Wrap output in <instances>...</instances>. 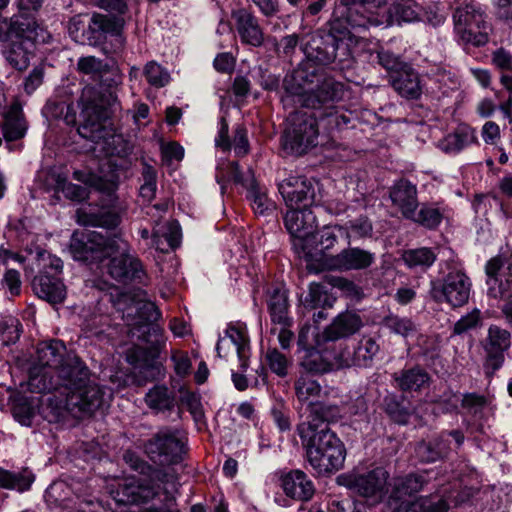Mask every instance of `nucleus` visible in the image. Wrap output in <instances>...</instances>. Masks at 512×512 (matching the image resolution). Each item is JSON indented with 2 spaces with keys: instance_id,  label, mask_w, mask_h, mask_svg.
Masks as SVG:
<instances>
[{
  "instance_id": "1",
  "label": "nucleus",
  "mask_w": 512,
  "mask_h": 512,
  "mask_svg": "<svg viewBox=\"0 0 512 512\" xmlns=\"http://www.w3.org/2000/svg\"><path fill=\"white\" fill-rule=\"evenodd\" d=\"M73 258L89 265H99L105 259L108 274L116 281L127 284L142 283L146 272L131 246L119 235L106 237L96 231H75L70 241Z\"/></svg>"
},
{
  "instance_id": "2",
  "label": "nucleus",
  "mask_w": 512,
  "mask_h": 512,
  "mask_svg": "<svg viewBox=\"0 0 512 512\" xmlns=\"http://www.w3.org/2000/svg\"><path fill=\"white\" fill-rule=\"evenodd\" d=\"M79 105L81 123L78 133L81 137L95 143L103 142L111 155L127 157L133 151V144L123 135L115 134L108 123L110 115L116 110L117 97L113 93L107 96L93 88H85Z\"/></svg>"
},
{
  "instance_id": "3",
  "label": "nucleus",
  "mask_w": 512,
  "mask_h": 512,
  "mask_svg": "<svg viewBox=\"0 0 512 512\" xmlns=\"http://www.w3.org/2000/svg\"><path fill=\"white\" fill-rule=\"evenodd\" d=\"M55 391L64 397L63 408L75 417L92 415L107 404L111 393L90 378V371L79 357H72L60 370V383Z\"/></svg>"
},
{
  "instance_id": "4",
  "label": "nucleus",
  "mask_w": 512,
  "mask_h": 512,
  "mask_svg": "<svg viewBox=\"0 0 512 512\" xmlns=\"http://www.w3.org/2000/svg\"><path fill=\"white\" fill-rule=\"evenodd\" d=\"M288 93L298 96L303 106L316 108L321 104L338 102L344 97V85L319 73L310 65L296 68L284 79Z\"/></svg>"
},
{
  "instance_id": "5",
  "label": "nucleus",
  "mask_w": 512,
  "mask_h": 512,
  "mask_svg": "<svg viewBox=\"0 0 512 512\" xmlns=\"http://www.w3.org/2000/svg\"><path fill=\"white\" fill-rule=\"evenodd\" d=\"M308 427L298 429V435L306 449L307 460L320 476L337 472L344 466L346 450L342 441L328 427L309 432Z\"/></svg>"
},
{
  "instance_id": "6",
  "label": "nucleus",
  "mask_w": 512,
  "mask_h": 512,
  "mask_svg": "<svg viewBox=\"0 0 512 512\" xmlns=\"http://www.w3.org/2000/svg\"><path fill=\"white\" fill-rule=\"evenodd\" d=\"M340 6L346 9L338 16L337 8L330 21V33L334 36L345 35L348 27L367 29L377 26L393 25L391 13H384L387 0H339Z\"/></svg>"
},
{
  "instance_id": "7",
  "label": "nucleus",
  "mask_w": 512,
  "mask_h": 512,
  "mask_svg": "<svg viewBox=\"0 0 512 512\" xmlns=\"http://www.w3.org/2000/svg\"><path fill=\"white\" fill-rule=\"evenodd\" d=\"M77 357L67 352L60 340L42 343L37 348L38 364L30 371L29 386L32 391L43 393L57 389L60 383V370L68 366L70 358Z\"/></svg>"
},
{
  "instance_id": "8",
  "label": "nucleus",
  "mask_w": 512,
  "mask_h": 512,
  "mask_svg": "<svg viewBox=\"0 0 512 512\" xmlns=\"http://www.w3.org/2000/svg\"><path fill=\"white\" fill-rule=\"evenodd\" d=\"M319 127L316 117L307 112L298 111L288 118V127L283 135L284 148L301 155L317 145Z\"/></svg>"
},
{
  "instance_id": "9",
  "label": "nucleus",
  "mask_w": 512,
  "mask_h": 512,
  "mask_svg": "<svg viewBox=\"0 0 512 512\" xmlns=\"http://www.w3.org/2000/svg\"><path fill=\"white\" fill-rule=\"evenodd\" d=\"M388 478V472L378 467L365 473L341 474L337 477V483L373 503H378L388 492Z\"/></svg>"
},
{
  "instance_id": "10",
  "label": "nucleus",
  "mask_w": 512,
  "mask_h": 512,
  "mask_svg": "<svg viewBox=\"0 0 512 512\" xmlns=\"http://www.w3.org/2000/svg\"><path fill=\"white\" fill-rule=\"evenodd\" d=\"M430 296L438 303H447L452 307L465 305L470 296L472 282L462 269L449 271L442 280L430 283Z\"/></svg>"
},
{
  "instance_id": "11",
  "label": "nucleus",
  "mask_w": 512,
  "mask_h": 512,
  "mask_svg": "<svg viewBox=\"0 0 512 512\" xmlns=\"http://www.w3.org/2000/svg\"><path fill=\"white\" fill-rule=\"evenodd\" d=\"M284 223L293 238L294 248L305 256H312L317 222L311 208L289 209L284 217Z\"/></svg>"
},
{
  "instance_id": "12",
  "label": "nucleus",
  "mask_w": 512,
  "mask_h": 512,
  "mask_svg": "<svg viewBox=\"0 0 512 512\" xmlns=\"http://www.w3.org/2000/svg\"><path fill=\"white\" fill-rule=\"evenodd\" d=\"M145 453L151 461L159 465L179 462L184 454V440L176 429H160L145 443Z\"/></svg>"
},
{
  "instance_id": "13",
  "label": "nucleus",
  "mask_w": 512,
  "mask_h": 512,
  "mask_svg": "<svg viewBox=\"0 0 512 512\" xmlns=\"http://www.w3.org/2000/svg\"><path fill=\"white\" fill-rule=\"evenodd\" d=\"M512 345V334L509 330L491 324L486 336L481 341V346L485 352L484 367L487 373L493 374L499 370L505 361V353L509 351Z\"/></svg>"
},
{
  "instance_id": "14",
  "label": "nucleus",
  "mask_w": 512,
  "mask_h": 512,
  "mask_svg": "<svg viewBox=\"0 0 512 512\" xmlns=\"http://www.w3.org/2000/svg\"><path fill=\"white\" fill-rule=\"evenodd\" d=\"M464 435L459 430L443 432L430 441H422L416 447L420 461L432 463L447 457L451 451L458 449L464 442Z\"/></svg>"
},
{
  "instance_id": "15",
  "label": "nucleus",
  "mask_w": 512,
  "mask_h": 512,
  "mask_svg": "<svg viewBox=\"0 0 512 512\" xmlns=\"http://www.w3.org/2000/svg\"><path fill=\"white\" fill-rule=\"evenodd\" d=\"M227 177L235 183L241 184L248 189V195L252 209L258 215H267L275 209L274 202L268 198L265 191L261 190L255 183L254 175L251 170L247 177H244L240 171L237 162H229L226 166Z\"/></svg>"
},
{
  "instance_id": "16",
  "label": "nucleus",
  "mask_w": 512,
  "mask_h": 512,
  "mask_svg": "<svg viewBox=\"0 0 512 512\" xmlns=\"http://www.w3.org/2000/svg\"><path fill=\"white\" fill-rule=\"evenodd\" d=\"M110 493L117 503L129 505L147 503L158 496L159 490L147 484L146 478L138 480L135 477H126Z\"/></svg>"
},
{
  "instance_id": "17",
  "label": "nucleus",
  "mask_w": 512,
  "mask_h": 512,
  "mask_svg": "<svg viewBox=\"0 0 512 512\" xmlns=\"http://www.w3.org/2000/svg\"><path fill=\"white\" fill-rule=\"evenodd\" d=\"M286 206L289 209L310 208L315 195L313 183L304 176H289L278 184Z\"/></svg>"
},
{
  "instance_id": "18",
  "label": "nucleus",
  "mask_w": 512,
  "mask_h": 512,
  "mask_svg": "<svg viewBox=\"0 0 512 512\" xmlns=\"http://www.w3.org/2000/svg\"><path fill=\"white\" fill-rule=\"evenodd\" d=\"M319 335L314 336V348H309L300 358L299 372H307L310 375H322L333 370V364L328 356L330 344L318 345Z\"/></svg>"
},
{
  "instance_id": "19",
  "label": "nucleus",
  "mask_w": 512,
  "mask_h": 512,
  "mask_svg": "<svg viewBox=\"0 0 512 512\" xmlns=\"http://www.w3.org/2000/svg\"><path fill=\"white\" fill-rule=\"evenodd\" d=\"M362 325L361 319L354 313L339 314L322 333H318V345L330 344L356 333Z\"/></svg>"
},
{
  "instance_id": "20",
  "label": "nucleus",
  "mask_w": 512,
  "mask_h": 512,
  "mask_svg": "<svg viewBox=\"0 0 512 512\" xmlns=\"http://www.w3.org/2000/svg\"><path fill=\"white\" fill-rule=\"evenodd\" d=\"M375 261V254L352 247L343 249L340 253L329 259V267L340 271L363 270L370 267Z\"/></svg>"
},
{
  "instance_id": "21",
  "label": "nucleus",
  "mask_w": 512,
  "mask_h": 512,
  "mask_svg": "<svg viewBox=\"0 0 512 512\" xmlns=\"http://www.w3.org/2000/svg\"><path fill=\"white\" fill-rule=\"evenodd\" d=\"M236 30L243 43L255 47L262 45L264 34L255 15L246 8L235 9L231 12Z\"/></svg>"
},
{
  "instance_id": "22",
  "label": "nucleus",
  "mask_w": 512,
  "mask_h": 512,
  "mask_svg": "<svg viewBox=\"0 0 512 512\" xmlns=\"http://www.w3.org/2000/svg\"><path fill=\"white\" fill-rule=\"evenodd\" d=\"M125 21L122 17L94 13L89 28L94 33L109 34L114 37L112 52L119 54L125 47V37L122 34Z\"/></svg>"
},
{
  "instance_id": "23",
  "label": "nucleus",
  "mask_w": 512,
  "mask_h": 512,
  "mask_svg": "<svg viewBox=\"0 0 512 512\" xmlns=\"http://www.w3.org/2000/svg\"><path fill=\"white\" fill-rule=\"evenodd\" d=\"M227 338H220L217 345L216 351L219 357H223L222 354L224 345L231 343L237 353L240 367L245 370L248 367V360L250 356L249 338L247 329L244 325H231L226 330Z\"/></svg>"
},
{
  "instance_id": "24",
  "label": "nucleus",
  "mask_w": 512,
  "mask_h": 512,
  "mask_svg": "<svg viewBox=\"0 0 512 512\" xmlns=\"http://www.w3.org/2000/svg\"><path fill=\"white\" fill-rule=\"evenodd\" d=\"M306 419L301 422L298 429L308 427L309 432H318L327 427L326 422L336 421L340 417V409L334 404H325L319 400L307 407Z\"/></svg>"
},
{
  "instance_id": "25",
  "label": "nucleus",
  "mask_w": 512,
  "mask_h": 512,
  "mask_svg": "<svg viewBox=\"0 0 512 512\" xmlns=\"http://www.w3.org/2000/svg\"><path fill=\"white\" fill-rule=\"evenodd\" d=\"M390 199L404 218L413 216L419 207L417 187L408 180L401 179L390 188Z\"/></svg>"
},
{
  "instance_id": "26",
  "label": "nucleus",
  "mask_w": 512,
  "mask_h": 512,
  "mask_svg": "<svg viewBox=\"0 0 512 512\" xmlns=\"http://www.w3.org/2000/svg\"><path fill=\"white\" fill-rule=\"evenodd\" d=\"M32 288L39 298L51 304L61 303L66 297V289L62 281L55 275H49L48 271L34 277Z\"/></svg>"
},
{
  "instance_id": "27",
  "label": "nucleus",
  "mask_w": 512,
  "mask_h": 512,
  "mask_svg": "<svg viewBox=\"0 0 512 512\" xmlns=\"http://www.w3.org/2000/svg\"><path fill=\"white\" fill-rule=\"evenodd\" d=\"M390 83L394 90L406 99H418L422 93L419 75L409 65L390 74Z\"/></svg>"
},
{
  "instance_id": "28",
  "label": "nucleus",
  "mask_w": 512,
  "mask_h": 512,
  "mask_svg": "<svg viewBox=\"0 0 512 512\" xmlns=\"http://www.w3.org/2000/svg\"><path fill=\"white\" fill-rule=\"evenodd\" d=\"M285 494L293 499L308 501L315 492L313 482L301 470H293L282 477Z\"/></svg>"
},
{
  "instance_id": "29",
  "label": "nucleus",
  "mask_w": 512,
  "mask_h": 512,
  "mask_svg": "<svg viewBox=\"0 0 512 512\" xmlns=\"http://www.w3.org/2000/svg\"><path fill=\"white\" fill-rule=\"evenodd\" d=\"M430 482L427 472L410 473L394 479L391 498L394 501H404L405 497H411L419 493Z\"/></svg>"
},
{
  "instance_id": "30",
  "label": "nucleus",
  "mask_w": 512,
  "mask_h": 512,
  "mask_svg": "<svg viewBox=\"0 0 512 512\" xmlns=\"http://www.w3.org/2000/svg\"><path fill=\"white\" fill-rule=\"evenodd\" d=\"M136 470H139L143 476H146L147 484L153 485L159 489L158 483L163 485V492L168 496L177 491V477L172 470H164L153 468L147 463L135 460L132 465Z\"/></svg>"
},
{
  "instance_id": "31",
  "label": "nucleus",
  "mask_w": 512,
  "mask_h": 512,
  "mask_svg": "<svg viewBox=\"0 0 512 512\" xmlns=\"http://www.w3.org/2000/svg\"><path fill=\"white\" fill-rule=\"evenodd\" d=\"M135 310L139 318L136 324L145 328V333H147L148 336L153 335L155 337V345L160 346L163 344L164 338L162 328L156 324H150L151 322L157 321L161 316L157 306L150 301L140 302L136 304Z\"/></svg>"
},
{
  "instance_id": "32",
  "label": "nucleus",
  "mask_w": 512,
  "mask_h": 512,
  "mask_svg": "<svg viewBox=\"0 0 512 512\" xmlns=\"http://www.w3.org/2000/svg\"><path fill=\"white\" fill-rule=\"evenodd\" d=\"M449 504L439 494L419 497L414 501H402L393 508V512H447Z\"/></svg>"
},
{
  "instance_id": "33",
  "label": "nucleus",
  "mask_w": 512,
  "mask_h": 512,
  "mask_svg": "<svg viewBox=\"0 0 512 512\" xmlns=\"http://www.w3.org/2000/svg\"><path fill=\"white\" fill-rule=\"evenodd\" d=\"M3 136L6 141H15L24 137L27 124L23 116L22 106L15 102L3 113Z\"/></svg>"
},
{
  "instance_id": "34",
  "label": "nucleus",
  "mask_w": 512,
  "mask_h": 512,
  "mask_svg": "<svg viewBox=\"0 0 512 512\" xmlns=\"http://www.w3.org/2000/svg\"><path fill=\"white\" fill-rule=\"evenodd\" d=\"M294 391L298 402L309 407L321 397L323 389L315 376L307 372H299L294 381Z\"/></svg>"
},
{
  "instance_id": "35",
  "label": "nucleus",
  "mask_w": 512,
  "mask_h": 512,
  "mask_svg": "<svg viewBox=\"0 0 512 512\" xmlns=\"http://www.w3.org/2000/svg\"><path fill=\"white\" fill-rule=\"evenodd\" d=\"M334 103L335 102L323 103L313 108L316 111L313 115L318 121V127L321 126L323 130L328 133L341 129L350 121L349 117L343 112H340Z\"/></svg>"
},
{
  "instance_id": "36",
  "label": "nucleus",
  "mask_w": 512,
  "mask_h": 512,
  "mask_svg": "<svg viewBox=\"0 0 512 512\" xmlns=\"http://www.w3.org/2000/svg\"><path fill=\"white\" fill-rule=\"evenodd\" d=\"M34 43L29 36L24 34V37L13 40L9 49L5 52L6 60L16 69L25 70L33 56L32 48Z\"/></svg>"
},
{
  "instance_id": "37",
  "label": "nucleus",
  "mask_w": 512,
  "mask_h": 512,
  "mask_svg": "<svg viewBox=\"0 0 512 512\" xmlns=\"http://www.w3.org/2000/svg\"><path fill=\"white\" fill-rule=\"evenodd\" d=\"M424 12L421 0H394L392 6L384 13H391L393 24L401 22H414L422 19Z\"/></svg>"
},
{
  "instance_id": "38",
  "label": "nucleus",
  "mask_w": 512,
  "mask_h": 512,
  "mask_svg": "<svg viewBox=\"0 0 512 512\" xmlns=\"http://www.w3.org/2000/svg\"><path fill=\"white\" fill-rule=\"evenodd\" d=\"M268 309L273 323L291 326L292 319L288 316V294L283 288L273 289L268 299Z\"/></svg>"
},
{
  "instance_id": "39",
  "label": "nucleus",
  "mask_w": 512,
  "mask_h": 512,
  "mask_svg": "<svg viewBox=\"0 0 512 512\" xmlns=\"http://www.w3.org/2000/svg\"><path fill=\"white\" fill-rule=\"evenodd\" d=\"M393 379L402 391H419L428 384L430 377L423 368L415 366L395 373Z\"/></svg>"
},
{
  "instance_id": "40",
  "label": "nucleus",
  "mask_w": 512,
  "mask_h": 512,
  "mask_svg": "<svg viewBox=\"0 0 512 512\" xmlns=\"http://www.w3.org/2000/svg\"><path fill=\"white\" fill-rule=\"evenodd\" d=\"M462 16L464 20L462 24L467 26H476V28H484L486 24V16L481 6L473 0H464L458 7H456L453 14L454 28H457L458 18Z\"/></svg>"
},
{
  "instance_id": "41",
  "label": "nucleus",
  "mask_w": 512,
  "mask_h": 512,
  "mask_svg": "<svg viewBox=\"0 0 512 512\" xmlns=\"http://www.w3.org/2000/svg\"><path fill=\"white\" fill-rule=\"evenodd\" d=\"M35 475L28 468L10 471L0 467V487L24 492L30 489Z\"/></svg>"
},
{
  "instance_id": "42",
  "label": "nucleus",
  "mask_w": 512,
  "mask_h": 512,
  "mask_svg": "<svg viewBox=\"0 0 512 512\" xmlns=\"http://www.w3.org/2000/svg\"><path fill=\"white\" fill-rule=\"evenodd\" d=\"M78 222L83 225L115 228L120 223V214L115 206L102 208L98 212L79 213Z\"/></svg>"
},
{
  "instance_id": "43",
  "label": "nucleus",
  "mask_w": 512,
  "mask_h": 512,
  "mask_svg": "<svg viewBox=\"0 0 512 512\" xmlns=\"http://www.w3.org/2000/svg\"><path fill=\"white\" fill-rule=\"evenodd\" d=\"M340 239L344 240L348 245L350 244L351 235L344 226H326L318 234L315 233L314 251L318 247H320V251L330 250Z\"/></svg>"
},
{
  "instance_id": "44",
  "label": "nucleus",
  "mask_w": 512,
  "mask_h": 512,
  "mask_svg": "<svg viewBox=\"0 0 512 512\" xmlns=\"http://www.w3.org/2000/svg\"><path fill=\"white\" fill-rule=\"evenodd\" d=\"M487 296L496 301H508L512 299V278L486 274Z\"/></svg>"
},
{
  "instance_id": "45",
  "label": "nucleus",
  "mask_w": 512,
  "mask_h": 512,
  "mask_svg": "<svg viewBox=\"0 0 512 512\" xmlns=\"http://www.w3.org/2000/svg\"><path fill=\"white\" fill-rule=\"evenodd\" d=\"M461 17L460 15L458 18L457 28H454L458 38L465 44H471L477 47L485 45L489 40V24H486L484 28L467 26L466 23H464L463 26L462 21L464 19Z\"/></svg>"
},
{
  "instance_id": "46",
  "label": "nucleus",
  "mask_w": 512,
  "mask_h": 512,
  "mask_svg": "<svg viewBox=\"0 0 512 512\" xmlns=\"http://www.w3.org/2000/svg\"><path fill=\"white\" fill-rule=\"evenodd\" d=\"M36 28L35 21L21 22L18 16L10 19L0 16V40H8L12 37L21 38L24 34L34 31Z\"/></svg>"
},
{
  "instance_id": "47",
  "label": "nucleus",
  "mask_w": 512,
  "mask_h": 512,
  "mask_svg": "<svg viewBox=\"0 0 512 512\" xmlns=\"http://www.w3.org/2000/svg\"><path fill=\"white\" fill-rule=\"evenodd\" d=\"M476 140V132L469 126H459L454 133L449 134L443 141L442 147L446 152H459Z\"/></svg>"
},
{
  "instance_id": "48",
  "label": "nucleus",
  "mask_w": 512,
  "mask_h": 512,
  "mask_svg": "<svg viewBox=\"0 0 512 512\" xmlns=\"http://www.w3.org/2000/svg\"><path fill=\"white\" fill-rule=\"evenodd\" d=\"M180 227L176 221L167 224L166 231L154 229L152 234V245L160 251H166L167 248H176L180 243Z\"/></svg>"
},
{
  "instance_id": "49",
  "label": "nucleus",
  "mask_w": 512,
  "mask_h": 512,
  "mask_svg": "<svg viewBox=\"0 0 512 512\" xmlns=\"http://www.w3.org/2000/svg\"><path fill=\"white\" fill-rule=\"evenodd\" d=\"M402 258L409 268L426 270L434 264L437 255L431 248L421 247L406 250Z\"/></svg>"
},
{
  "instance_id": "50",
  "label": "nucleus",
  "mask_w": 512,
  "mask_h": 512,
  "mask_svg": "<svg viewBox=\"0 0 512 512\" xmlns=\"http://www.w3.org/2000/svg\"><path fill=\"white\" fill-rule=\"evenodd\" d=\"M174 401V396L165 386H154L145 396L147 406L156 413L171 411Z\"/></svg>"
},
{
  "instance_id": "51",
  "label": "nucleus",
  "mask_w": 512,
  "mask_h": 512,
  "mask_svg": "<svg viewBox=\"0 0 512 512\" xmlns=\"http://www.w3.org/2000/svg\"><path fill=\"white\" fill-rule=\"evenodd\" d=\"M407 219L428 229H435L439 226L443 219L442 211L435 205L423 203L419 210L413 211V216Z\"/></svg>"
},
{
  "instance_id": "52",
  "label": "nucleus",
  "mask_w": 512,
  "mask_h": 512,
  "mask_svg": "<svg viewBox=\"0 0 512 512\" xmlns=\"http://www.w3.org/2000/svg\"><path fill=\"white\" fill-rule=\"evenodd\" d=\"M378 352L379 345L372 337H362L353 351L354 366H370Z\"/></svg>"
},
{
  "instance_id": "53",
  "label": "nucleus",
  "mask_w": 512,
  "mask_h": 512,
  "mask_svg": "<svg viewBox=\"0 0 512 512\" xmlns=\"http://www.w3.org/2000/svg\"><path fill=\"white\" fill-rule=\"evenodd\" d=\"M179 403L189 411L195 422L204 420V409L201 403V396L198 393L186 388H180Z\"/></svg>"
},
{
  "instance_id": "54",
  "label": "nucleus",
  "mask_w": 512,
  "mask_h": 512,
  "mask_svg": "<svg viewBox=\"0 0 512 512\" xmlns=\"http://www.w3.org/2000/svg\"><path fill=\"white\" fill-rule=\"evenodd\" d=\"M485 274L512 278V250H506L489 259L485 264Z\"/></svg>"
},
{
  "instance_id": "55",
  "label": "nucleus",
  "mask_w": 512,
  "mask_h": 512,
  "mask_svg": "<svg viewBox=\"0 0 512 512\" xmlns=\"http://www.w3.org/2000/svg\"><path fill=\"white\" fill-rule=\"evenodd\" d=\"M144 75L151 86L161 88L170 82L169 72L155 61L148 62L144 67Z\"/></svg>"
},
{
  "instance_id": "56",
  "label": "nucleus",
  "mask_w": 512,
  "mask_h": 512,
  "mask_svg": "<svg viewBox=\"0 0 512 512\" xmlns=\"http://www.w3.org/2000/svg\"><path fill=\"white\" fill-rule=\"evenodd\" d=\"M266 362L270 370L279 377H285L288 374L290 361L276 348H268L265 355Z\"/></svg>"
},
{
  "instance_id": "57",
  "label": "nucleus",
  "mask_w": 512,
  "mask_h": 512,
  "mask_svg": "<svg viewBox=\"0 0 512 512\" xmlns=\"http://www.w3.org/2000/svg\"><path fill=\"white\" fill-rule=\"evenodd\" d=\"M55 190L57 192L61 191L66 198L74 201H82L88 198L89 196L86 187L69 183L66 181L65 178H62L60 176H58L56 179Z\"/></svg>"
},
{
  "instance_id": "58",
  "label": "nucleus",
  "mask_w": 512,
  "mask_h": 512,
  "mask_svg": "<svg viewBox=\"0 0 512 512\" xmlns=\"http://www.w3.org/2000/svg\"><path fill=\"white\" fill-rule=\"evenodd\" d=\"M384 325L391 332L403 337H408L416 332V326L411 320L394 315L386 317L384 319Z\"/></svg>"
},
{
  "instance_id": "59",
  "label": "nucleus",
  "mask_w": 512,
  "mask_h": 512,
  "mask_svg": "<svg viewBox=\"0 0 512 512\" xmlns=\"http://www.w3.org/2000/svg\"><path fill=\"white\" fill-rule=\"evenodd\" d=\"M329 358L332 361L333 369L347 368L354 366V357L353 353L344 347L342 344L336 345L330 348V352L328 353Z\"/></svg>"
},
{
  "instance_id": "60",
  "label": "nucleus",
  "mask_w": 512,
  "mask_h": 512,
  "mask_svg": "<svg viewBox=\"0 0 512 512\" xmlns=\"http://www.w3.org/2000/svg\"><path fill=\"white\" fill-rule=\"evenodd\" d=\"M344 228L349 231L351 238L369 237L371 236L373 230L371 222L367 217L364 216H360L347 222Z\"/></svg>"
},
{
  "instance_id": "61",
  "label": "nucleus",
  "mask_w": 512,
  "mask_h": 512,
  "mask_svg": "<svg viewBox=\"0 0 512 512\" xmlns=\"http://www.w3.org/2000/svg\"><path fill=\"white\" fill-rule=\"evenodd\" d=\"M481 323V311L479 309H473L471 312L462 316L453 327V333L455 335H461L473 328H476Z\"/></svg>"
},
{
  "instance_id": "62",
  "label": "nucleus",
  "mask_w": 512,
  "mask_h": 512,
  "mask_svg": "<svg viewBox=\"0 0 512 512\" xmlns=\"http://www.w3.org/2000/svg\"><path fill=\"white\" fill-rule=\"evenodd\" d=\"M144 183L140 187V196L147 201H151L156 193V172L151 166H145L143 169Z\"/></svg>"
},
{
  "instance_id": "63",
  "label": "nucleus",
  "mask_w": 512,
  "mask_h": 512,
  "mask_svg": "<svg viewBox=\"0 0 512 512\" xmlns=\"http://www.w3.org/2000/svg\"><path fill=\"white\" fill-rule=\"evenodd\" d=\"M377 58L379 64L387 71H389L390 74L396 73V71H399L403 67L408 66L407 64L402 62L400 57L387 50L379 51L377 53Z\"/></svg>"
},
{
  "instance_id": "64",
  "label": "nucleus",
  "mask_w": 512,
  "mask_h": 512,
  "mask_svg": "<svg viewBox=\"0 0 512 512\" xmlns=\"http://www.w3.org/2000/svg\"><path fill=\"white\" fill-rule=\"evenodd\" d=\"M326 292L320 283H311L305 297L304 304L310 308H316L326 302Z\"/></svg>"
}]
</instances>
